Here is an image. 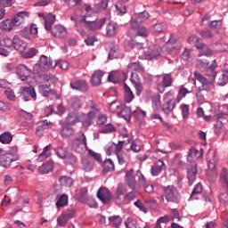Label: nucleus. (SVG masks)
<instances>
[{"label":"nucleus","instance_id":"61","mask_svg":"<svg viewBox=\"0 0 228 228\" xmlns=\"http://www.w3.org/2000/svg\"><path fill=\"white\" fill-rule=\"evenodd\" d=\"M109 110L111 113H117L120 110V102H112L109 107Z\"/></svg>","mask_w":228,"mask_h":228},{"label":"nucleus","instance_id":"59","mask_svg":"<svg viewBox=\"0 0 228 228\" xmlns=\"http://www.w3.org/2000/svg\"><path fill=\"white\" fill-rule=\"evenodd\" d=\"M182 117L183 118H188V115H190V105H186L183 103L181 105Z\"/></svg>","mask_w":228,"mask_h":228},{"label":"nucleus","instance_id":"53","mask_svg":"<svg viewBox=\"0 0 228 228\" xmlns=\"http://www.w3.org/2000/svg\"><path fill=\"white\" fill-rule=\"evenodd\" d=\"M125 226L126 228H137L138 222H136V220H134V218L128 217L125 222Z\"/></svg>","mask_w":228,"mask_h":228},{"label":"nucleus","instance_id":"32","mask_svg":"<svg viewBox=\"0 0 228 228\" xmlns=\"http://www.w3.org/2000/svg\"><path fill=\"white\" fill-rule=\"evenodd\" d=\"M82 165L85 172H92L94 170V162L90 157L83 159Z\"/></svg>","mask_w":228,"mask_h":228},{"label":"nucleus","instance_id":"15","mask_svg":"<svg viewBox=\"0 0 228 228\" xmlns=\"http://www.w3.org/2000/svg\"><path fill=\"white\" fill-rule=\"evenodd\" d=\"M219 183L224 191H228V170L223 167L219 173Z\"/></svg>","mask_w":228,"mask_h":228},{"label":"nucleus","instance_id":"8","mask_svg":"<svg viewBox=\"0 0 228 228\" xmlns=\"http://www.w3.org/2000/svg\"><path fill=\"white\" fill-rule=\"evenodd\" d=\"M194 77L195 79L200 81L201 84L202 90H205L206 92H211L212 90H215V83H213V81H208V78L200 75L199 72H195Z\"/></svg>","mask_w":228,"mask_h":228},{"label":"nucleus","instance_id":"29","mask_svg":"<svg viewBox=\"0 0 228 228\" xmlns=\"http://www.w3.org/2000/svg\"><path fill=\"white\" fill-rule=\"evenodd\" d=\"M197 49L200 51V56H211L213 54V52L206 44L200 43L196 45Z\"/></svg>","mask_w":228,"mask_h":228},{"label":"nucleus","instance_id":"39","mask_svg":"<svg viewBox=\"0 0 228 228\" xmlns=\"http://www.w3.org/2000/svg\"><path fill=\"white\" fill-rule=\"evenodd\" d=\"M163 51L161 48H158V46H154L152 48H150L148 51V56L151 58V60H154V58H158L159 56V53Z\"/></svg>","mask_w":228,"mask_h":228},{"label":"nucleus","instance_id":"9","mask_svg":"<svg viewBox=\"0 0 228 228\" xmlns=\"http://www.w3.org/2000/svg\"><path fill=\"white\" fill-rule=\"evenodd\" d=\"M97 197L103 204H110L113 200V196L108 188L101 187L97 192Z\"/></svg>","mask_w":228,"mask_h":228},{"label":"nucleus","instance_id":"60","mask_svg":"<svg viewBox=\"0 0 228 228\" xmlns=\"http://www.w3.org/2000/svg\"><path fill=\"white\" fill-rule=\"evenodd\" d=\"M130 147H127L128 151H133V152H140L142 151V146L138 145L134 141H130Z\"/></svg>","mask_w":228,"mask_h":228},{"label":"nucleus","instance_id":"24","mask_svg":"<svg viewBox=\"0 0 228 228\" xmlns=\"http://www.w3.org/2000/svg\"><path fill=\"white\" fill-rule=\"evenodd\" d=\"M73 90H80L81 92H86L88 90V84L85 80H77L70 84Z\"/></svg>","mask_w":228,"mask_h":228},{"label":"nucleus","instance_id":"10","mask_svg":"<svg viewBox=\"0 0 228 228\" xmlns=\"http://www.w3.org/2000/svg\"><path fill=\"white\" fill-rule=\"evenodd\" d=\"M174 83V78L170 74H165L162 76V83L158 84V91L159 94H163L165 92V88H170Z\"/></svg>","mask_w":228,"mask_h":228},{"label":"nucleus","instance_id":"43","mask_svg":"<svg viewBox=\"0 0 228 228\" xmlns=\"http://www.w3.org/2000/svg\"><path fill=\"white\" fill-rule=\"evenodd\" d=\"M71 125H64L62 126V130H61V136L64 137H69V136H72V134H74V129L72 127H70Z\"/></svg>","mask_w":228,"mask_h":228},{"label":"nucleus","instance_id":"46","mask_svg":"<svg viewBox=\"0 0 228 228\" xmlns=\"http://www.w3.org/2000/svg\"><path fill=\"white\" fill-rule=\"evenodd\" d=\"M153 33H163L164 29H167V25L165 23H156L151 27Z\"/></svg>","mask_w":228,"mask_h":228},{"label":"nucleus","instance_id":"26","mask_svg":"<svg viewBox=\"0 0 228 228\" xmlns=\"http://www.w3.org/2000/svg\"><path fill=\"white\" fill-rule=\"evenodd\" d=\"M163 168H165V163L163 160H158L157 163L151 167V175L154 176L159 175V174H161L163 171Z\"/></svg>","mask_w":228,"mask_h":228},{"label":"nucleus","instance_id":"5","mask_svg":"<svg viewBox=\"0 0 228 228\" xmlns=\"http://www.w3.org/2000/svg\"><path fill=\"white\" fill-rule=\"evenodd\" d=\"M71 148L75 152H78V154H83L88 149L86 146V136H85L84 133H79V137L71 142Z\"/></svg>","mask_w":228,"mask_h":228},{"label":"nucleus","instance_id":"40","mask_svg":"<svg viewBox=\"0 0 228 228\" xmlns=\"http://www.w3.org/2000/svg\"><path fill=\"white\" fill-rule=\"evenodd\" d=\"M115 170V164L112 159H106L103 162V172H113Z\"/></svg>","mask_w":228,"mask_h":228},{"label":"nucleus","instance_id":"19","mask_svg":"<svg viewBox=\"0 0 228 228\" xmlns=\"http://www.w3.org/2000/svg\"><path fill=\"white\" fill-rule=\"evenodd\" d=\"M187 179L189 186H192L197 179V164H193L187 169Z\"/></svg>","mask_w":228,"mask_h":228},{"label":"nucleus","instance_id":"7","mask_svg":"<svg viewBox=\"0 0 228 228\" xmlns=\"http://www.w3.org/2000/svg\"><path fill=\"white\" fill-rule=\"evenodd\" d=\"M149 12H141V13H135L133 15L131 20V28L132 29H136L140 24L143 22H147L149 20Z\"/></svg>","mask_w":228,"mask_h":228},{"label":"nucleus","instance_id":"38","mask_svg":"<svg viewBox=\"0 0 228 228\" xmlns=\"http://www.w3.org/2000/svg\"><path fill=\"white\" fill-rule=\"evenodd\" d=\"M69 206V195L61 194L58 199V208H67Z\"/></svg>","mask_w":228,"mask_h":228},{"label":"nucleus","instance_id":"52","mask_svg":"<svg viewBox=\"0 0 228 228\" xmlns=\"http://www.w3.org/2000/svg\"><path fill=\"white\" fill-rule=\"evenodd\" d=\"M146 115H147V112H145L142 109H136L134 111V117H135V118H137V120H143V118H145Z\"/></svg>","mask_w":228,"mask_h":228},{"label":"nucleus","instance_id":"14","mask_svg":"<svg viewBox=\"0 0 228 228\" xmlns=\"http://www.w3.org/2000/svg\"><path fill=\"white\" fill-rule=\"evenodd\" d=\"M31 70L24 64H19L16 67V74L21 79V81H26L28 79Z\"/></svg>","mask_w":228,"mask_h":228},{"label":"nucleus","instance_id":"31","mask_svg":"<svg viewBox=\"0 0 228 228\" xmlns=\"http://www.w3.org/2000/svg\"><path fill=\"white\" fill-rule=\"evenodd\" d=\"M216 67H218L216 61H213L211 65H209L208 68L206 69V75L208 77L215 79V77H216V71L215 70V69H216Z\"/></svg>","mask_w":228,"mask_h":228},{"label":"nucleus","instance_id":"48","mask_svg":"<svg viewBox=\"0 0 228 228\" xmlns=\"http://www.w3.org/2000/svg\"><path fill=\"white\" fill-rule=\"evenodd\" d=\"M13 28V24L10 20H5L0 22V29H4V31H12Z\"/></svg>","mask_w":228,"mask_h":228},{"label":"nucleus","instance_id":"21","mask_svg":"<svg viewBox=\"0 0 228 228\" xmlns=\"http://www.w3.org/2000/svg\"><path fill=\"white\" fill-rule=\"evenodd\" d=\"M216 156H215V153H213V159H208V170L207 174L209 177L216 176Z\"/></svg>","mask_w":228,"mask_h":228},{"label":"nucleus","instance_id":"4","mask_svg":"<svg viewBox=\"0 0 228 228\" xmlns=\"http://www.w3.org/2000/svg\"><path fill=\"white\" fill-rule=\"evenodd\" d=\"M163 194L161 196L162 200H166L167 202L176 203L179 202L181 199V194L179 191H177V187L174 185H168L163 188Z\"/></svg>","mask_w":228,"mask_h":228},{"label":"nucleus","instance_id":"25","mask_svg":"<svg viewBox=\"0 0 228 228\" xmlns=\"http://www.w3.org/2000/svg\"><path fill=\"white\" fill-rule=\"evenodd\" d=\"M130 142L131 140L119 141L118 144H111L110 149H113L116 154H118V152H120L122 149H126V151H129V149L127 148V145H129Z\"/></svg>","mask_w":228,"mask_h":228},{"label":"nucleus","instance_id":"17","mask_svg":"<svg viewBox=\"0 0 228 228\" xmlns=\"http://www.w3.org/2000/svg\"><path fill=\"white\" fill-rule=\"evenodd\" d=\"M130 80L136 90L137 95H140L142 90H143V86H142V82H140V76H138L136 72H132Z\"/></svg>","mask_w":228,"mask_h":228},{"label":"nucleus","instance_id":"36","mask_svg":"<svg viewBox=\"0 0 228 228\" xmlns=\"http://www.w3.org/2000/svg\"><path fill=\"white\" fill-rule=\"evenodd\" d=\"M59 181L61 186H65L66 188H70L74 184V180L70 176H61Z\"/></svg>","mask_w":228,"mask_h":228},{"label":"nucleus","instance_id":"23","mask_svg":"<svg viewBox=\"0 0 228 228\" xmlns=\"http://www.w3.org/2000/svg\"><path fill=\"white\" fill-rule=\"evenodd\" d=\"M53 168L54 161H53V159H50L38 167V172L40 174H49V172H53Z\"/></svg>","mask_w":228,"mask_h":228},{"label":"nucleus","instance_id":"12","mask_svg":"<svg viewBox=\"0 0 228 228\" xmlns=\"http://www.w3.org/2000/svg\"><path fill=\"white\" fill-rule=\"evenodd\" d=\"M74 215H76V211H74V209L67 210L62 213L58 218V224L61 227L67 225V222H69L70 218H74Z\"/></svg>","mask_w":228,"mask_h":228},{"label":"nucleus","instance_id":"58","mask_svg":"<svg viewBox=\"0 0 228 228\" xmlns=\"http://www.w3.org/2000/svg\"><path fill=\"white\" fill-rule=\"evenodd\" d=\"M115 131H117V128L115 127V126L111 125V124H107L102 129V133H104L106 134H110V133H115Z\"/></svg>","mask_w":228,"mask_h":228},{"label":"nucleus","instance_id":"64","mask_svg":"<svg viewBox=\"0 0 228 228\" xmlns=\"http://www.w3.org/2000/svg\"><path fill=\"white\" fill-rule=\"evenodd\" d=\"M37 55V49L30 48L28 51L23 53L24 58H33V56Z\"/></svg>","mask_w":228,"mask_h":228},{"label":"nucleus","instance_id":"28","mask_svg":"<svg viewBox=\"0 0 228 228\" xmlns=\"http://www.w3.org/2000/svg\"><path fill=\"white\" fill-rule=\"evenodd\" d=\"M49 156H51V144L44 148L43 151L38 155L37 161L42 163V161H45Z\"/></svg>","mask_w":228,"mask_h":228},{"label":"nucleus","instance_id":"2","mask_svg":"<svg viewBox=\"0 0 228 228\" xmlns=\"http://www.w3.org/2000/svg\"><path fill=\"white\" fill-rule=\"evenodd\" d=\"M53 68V63L51 59L45 55H42L39 60V64L34 66V74L38 77L39 83H44V81H49L51 79V73H49V69Z\"/></svg>","mask_w":228,"mask_h":228},{"label":"nucleus","instance_id":"18","mask_svg":"<svg viewBox=\"0 0 228 228\" xmlns=\"http://www.w3.org/2000/svg\"><path fill=\"white\" fill-rule=\"evenodd\" d=\"M200 158H202V151L191 147L187 155V161L189 163H193L197 161V159H200Z\"/></svg>","mask_w":228,"mask_h":228},{"label":"nucleus","instance_id":"41","mask_svg":"<svg viewBox=\"0 0 228 228\" xmlns=\"http://www.w3.org/2000/svg\"><path fill=\"white\" fill-rule=\"evenodd\" d=\"M69 104L71 108H73L74 110H79L81 109V106H83V102H81V99H79L78 97H72L69 100Z\"/></svg>","mask_w":228,"mask_h":228},{"label":"nucleus","instance_id":"16","mask_svg":"<svg viewBox=\"0 0 228 228\" xmlns=\"http://www.w3.org/2000/svg\"><path fill=\"white\" fill-rule=\"evenodd\" d=\"M125 179L130 190L136 188V179L134 178V169H130L126 173Z\"/></svg>","mask_w":228,"mask_h":228},{"label":"nucleus","instance_id":"45","mask_svg":"<svg viewBox=\"0 0 228 228\" xmlns=\"http://www.w3.org/2000/svg\"><path fill=\"white\" fill-rule=\"evenodd\" d=\"M12 140H13V135L8 132H5L0 135L1 143H12Z\"/></svg>","mask_w":228,"mask_h":228},{"label":"nucleus","instance_id":"50","mask_svg":"<svg viewBox=\"0 0 228 228\" xmlns=\"http://www.w3.org/2000/svg\"><path fill=\"white\" fill-rule=\"evenodd\" d=\"M202 183H198L197 185H195L191 194V199H197V195H200V193H202Z\"/></svg>","mask_w":228,"mask_h":228},{"label":"nucleus","instance_id":"3","mask_svg":"<svg viewBox=\"0 0 228 228\" xmlns=\"http://www.w3.org/2000/svg\"><path fill=\"white\" fill-rule=\"evenodd\" d=\"M106 18H101L97 20L90 19V14H86L82 16L81 24L87 29V31H101L106 24Z\"/></svg>","mask_w":228,"mask_h":228},{"label":"nucleus","instance_id":"33","mask_svg":"<svg viewBox=\"0 0 228 228\" xmlns=\"http://www.w3.org/2000/svg\"><path fill=\"white\" fill-rule=\"evenodd\" d=\"M131 115H132L131 107H125L118 113V117L120 118H124L125 120H126V122H129V120H131Z\"/></svg>","mask_w":228,"mask_h":228},{"label":"nucleus","instance_id":"35","mask_svg":"<svg viewBox=\"0 0 228 228\" xmlns=\"http://www.w3.org/2000/svg\"><path fill=\"white\" fill-rule=\"evenodd\" d=\"M129 0H118V2L116 4V9L118 11V15H124L127 10L126 9V5L124 3H127Z\"/></svg>","mask_w":228,"mask_h":228},{"label":"nucleus","instance_id":"49","mask_svg":"<svg viewBox=\"0 0 228 228\" xmlns=\"http://www.w3.org/2000/svg\"><path fill=\"white\" fill-rule=\"evenodd\" d=\"M128 69H130V70H134L135 72H143V66L138 61L129 63Z\"/></svg>","mask_w":228,"mask_h":228},{"label":"nucleus","instance_id":"22","mask_svg":"<svg viewBox=\"0 0 228 228\" xmlns=\"http://www.w3.org/2000/svg\"><path fill=\"white\" fill-rule=\"evenodd\" d=\"M12 46L16 51H20V53H23V51H26L27 45L18 36H14L12 39Z\"/></svg>","mask_w":228,"mask_h":228},{"label":"nucleus","instance_id":"62","mask_svg":"<svg viewBox=\"0 0 228 228\" xmlns=\"http://www.w3.org/2000/svg\"><path fill=\"white\" fill-rule=\"evenodd\" d=\"M118 49H117V47H112L109 52V58L110 60H115V58H118Z\"/></svg>","mask_w":228,"mask_h":228},{"label":"nucleus","instance_id":"56","mask_svg":"<svg viewBox=\"0 0 228 228\" xmlns=\"http://www.w3.org/2000/svg\"><path fill=\"white\" fill-rule=\"evenodd\" d=\"M152 108L155 111H158L161 108V99L159 96H155L152 99Z\"/></svg>","mask_w":228,"mask_h":228},{"label":"nucleus","instance_id":"47","mask_svg":"<svg viewBox=\"0 0 228 228\" xmlns=\"http://www.w3.org/2000/svg\"><path fill=\"white\" fill-rule=\"evenodd\" d=\"M175 110V100H169L162 108V111H174Z\"/></svg>","mask_w":228,"mask_h":228},{"label":"nucleus","instance_id":"37","mask_svg":"<svg viewBox=\"0 0 228 228\" xmlns=\"http://www.w3.org/2000/svg\"><path fill=\"white\" fill-rule=\"evenodd\" d=\"M110 225L112 227L118 228L120 227V224H122V218L120 216H113L109 218Z\"/></svg>","mask_w":228,"mask_h":228},{"label":"nucleus","instance_id":"20","mask_svg":"<svg viewBox=\"0 0 228 228\" xmlns=\"http://www.w3.org/2000/svg\"><path fill=\"white\" fill-rule=\"evenodd\" d=\"M104 72L101 69L95 70L91 77V85L93 86H99L102 83V77Z\"/></svg>","mask_w":228,"mask_h":228},{"label":"nucleus","instance_id":"55","mask_svg":"<svg viewBox=\"0 0 228 228\" xmlns=\"http://www.w3.org/2000/svg\"><path fill=\"white\" fill-rule=\"evenodd\" d=\"M1 45H4V47H7V49H10V47H13V39L5 37L3 38L1 42Z\"/></svg>","mask_w":228,"mask_h":228},{"label":"nucleus","instance_id":"51","mask_svg":"<svg viewBox=\"0 0 228 228\" xmlns=\"http://www.w3.org/2000/svg\"><path fill=\"white\" fill-rule=\"evenodd\" d=\"M127 191V186L124 183H118L116 190V197H120V195H124Z\"/></svg>","mask_w":228,"mask_h":228},{"label":"nucleus","instance_id":"13","mask_svg":"<svg viewBox=\"0 0 228 228\" xmlns=\"http://www.w3.org/2000/svg\"><path fill=\"white\" fill-rule=\"evenodd\" d=\"M22 99H24L26 102L31 101L34 99V101L37 99V91H35V87L28 86V87H22Z\"/></svg>","mask_w":228,"mask_h":228},{"label":"nucleus","instance_id":"6","mask_svg":"<svg viewBox=\"0 0 228 228\" xmlns=\"http://www.w3.org/2000/svg\"><path fill=\"white\" fill-rule=\"evenodd\" d=\"M13 161H19V156L4 153L2 150V152L0 153V167H3L4 168H10Z\"/></svg>","mask_w":228,"mask_h":228},{"label":"nucleus","instance_id":"34","mask_svg":"<svg viewBox=\"0 0 228 228\" xmlns=\"http://www.w3.org/2000/svg\"><path fill=\"white\" fill-rule=\"evenodd\" d=\"M125 90V101L126 102H132L134 99V94L130 87L127 86V84H124Z\"/></svg>","mask_w":228,"mask_h":228},{"label":"nucleus","instance_id":"1","mask_svg":"<svg viewBox=\"0 0 228 228\" xmlns=\"http://www.w3.org/2000/svg\"><path fill=\"white\" fill-rule=\"evenodd\" d=\"M86 109L89 112L86 114H79L77 112H72L67 117V124L69 126H76V124L82 122L83 126L88 127L92 126V120L95 118V115L99 113V107L94 102V101H88L86 103Z\"/></svg>","mask_w":228,"mask_h":228},{"label":"nucleus","instance_id":"30","mask_svg":"<svg viewBox=\"0 0 228 228\" xmlns=\"http://www.w3.org/2000/svg\"><path fill=\"white\" fill-rule=\"evenodd\" d=\"M118 29V27L117 26V23L113 21L109 22L106 27L107 37H115V35H117Z\"/></svg>","mask_w":228,"mask_h":228},{"label":"nucleus","instance_id":"57","mask_svg":"<svg viewBox=\"0 0 228 228\" xmlns=\"http://www.w3.org/2000/svg\"><path fill=\"white\" fill-rule=\"evenodd\" d=\"M174 49H175V46L172 45V40H169L168 42H167L166 45L162 47V51L164 53H167V54H169V53H172Z\"/></svg>","mask_w":228,"mask_h":228},{"label":"nucleus","instance_id":"63","mask_svg":"<svg viewBox=\"0 0 228 228\" xmlns=\"http://www.w3.org/2000/svg\"><path fill=\"white\" fill-rule=\"evenodd\" d=\"M58 33H59V38H65L69 33L67 32V28L65 27L59 25L58 26Z\"/></svg>","mask_w":228,"mask_h":228},{"label":"nucleus","instance_id":"42","mask_svg":"<svg viewBox=\"0 0 228 228\" xmlns=\"http://www.w3.org/2000/svg\"><path fill=\"white\" fill-rule=\"evenodd\" d=\"M58 156L59 158H61V159H67L69 163H71V165H74V163L77 161V159L76 158V156L72 154L63 153L61 155V153L59 151Z\"/></svg>","mask_w":228,"mask_h":228},{"label":"nucleus","instance_id":"11","mask_svg":"<svg viewBox=\"0 0 228 228\" xmlns=\"http://www.w3.org/2000/svg\"><path fill=\"white\" fill-rule=\"evenodd\" d=\"M54 22H56V15L47 14L45 17V28L46 31L52 33L53 37H56V32H54V28H53Z\"/></svg>","mask_w":228,"mask_h":228},{"label":"nucleus","instance_id":"54","mask_svg":"<svg viewBox=\"0 0 228 228\" xmlns=\"http://www.w3.org/2000/svg\"><path fill=\"white\" fill-rule=\"evenodd\" d=\"M136 31L137 35L139 37H148L149 35V30H147L144 27L142 26H138L136 28H133Z\"/></svg>","mask_w":228,"mask_h":228},{"label":"nucleus","instance_id":"27","mask_svg":"<svg viewBox=\"0 0 228 228\" xmlns=\"http://www.w3.org/2000/svg\"><path fill=\"white\" fill-rule=\"evenodd\" d=\"M29 13L27 12H19L17 16H15L12 20V26H20L24 22V17H28Z\"/></svg>","mask_w":228,"mask_h":228},{"label":"nucleus","instance_id":"44","mask_svg":"<svg viewBox=\"0 0 228 228\" xmlns=\"http://www.w3.org/2000/svg\"><path fill=\"white\" fill-rule=\"evenodd\" d=\"M136 176L138 177V186L140 188H143V186H147V178L142 173V171L138 170L136 172Z\"/></svg>","mask_w":228,"mask_h":228}]
</instances>
